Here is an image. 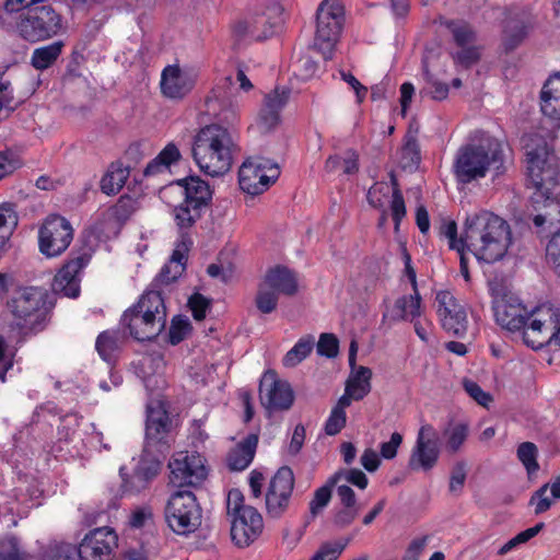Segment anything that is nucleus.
Segmentation results:
<instances>
[{
	"label": "nucleus",
	"mask_w": 560,
	"mask_h": 560,
	"mask_svg": "<svg viewBox=\"0 0 560 560\" xmlns=\"http://www.w3.org/2000/svg\"><path fill=\"white\" fill-rule=\"evenodd\" d=\"M440 234L448 238L451 249L467 248L487 264L502 259L512 241L508 222L487 211L466 219L460 238H457V224L453 220H442Z\"/></svg>",
	"instance_id": "obj_1"
},
{
	"label": "nucleus",
	"mask_w": 560,
	"mask_h": 560,
	"mask_svg": "<svg viewBox=\"0 0 560 560\" xmlns=\"http://www.w3.org/2000/svg\"><path fill=\"white\" fill-rule=\"evenodd\" d=\"M234 142L229 130L220 125H208L195 136L192 158L199 168L214 177L228 173L233 162Z\"/></svg>",
	"instance_id": "obj_2"
},
{
	"label": "nucleus",
	"mask_w": 560,
	"mask_h": 560,
	"mask_svg": "<svg viewBox=\"0 0 560 560\" xmlns=\"http://www.w3.org/2000/svg\"><path fill=\"white\" fill-rule=\"evenodd\" d=\"M503 164V145L493 137H482L478 143H468L458 149L453 171L458 183L469 184L483 178L493 167L499 170Z\"/></svg>",
	"instance_id": "obj_3"
},
{
	"label": "nucleus",
	"mask_w": 560,
	"mask_h": 560,
	"mask_svg": "<svg viewBox=\"0 0 560 560\" xmlns=\"http://www.w3.org/2000/svg\"><path fill=\"white\" fill-rule=\"evenodd\" d=\"M166 317V307L161 292L148 290L136 305L125 311L120 323L136 340L151 341L164 330Z\"/></svg>",
	"instance_id": "obj_4"
},
{
	"label": "nucleus",
	"mask_w": 560,
	"mask_h": 560,
	"mask_svg": "<svg viewBox=\"0 0 560 560\" xmlns=\"http://www.w3.org/2000/svg\"><path fill=\"white\" fill-rule=\"evenodd\" d=\"M9 306L15 318L18 327L25 334H37L45 329L55 306L51 294L42 288H25L10 302Z\"/></svg>",
	"instance_id": "obj_5"
},
{
	"label": "nucleus",
	"mask_w": 560,
	"mask_h": 560,
	"mask_svg": "<svg viewBox=\"0 0 560 560\" xmlns=\"http://www.w3.org/2000/svg\"><path fill=\"white\" fill-rule=\"evenodd\" d=\"M536 148L526 150L527 174L532 186L536 189L533 195L534 203H539L546 195H558L560 186V159L548 151L542 141Z\"/></svg>",
	"instance_id": "obj_6"
},
{
	"label": "nucleus",
	"mask_w": 560,
	"mask_h": 560,
	"mask_svg": "<svg viewBox=\"0 0 560 560\" xmlns=\"http://www.w3.org/2000/svg\"><path fill=\"white\" fill-rule=\"evenodd\" d=\"M296 292L295 273L288 267L278 265L268 269L258 284L255 305L260 313L270 314L277 310L280 294L292 296Z\"/></svg>",
	"instance_id": "obj_7"
},
{
	"label": "nucleus",
	"mask_w": 560,
	"mask_h": 560,
	"mask_svg": "<svg viewBox=\"0 0 560 560\" xmlns=\"http://www.w3.org/2000/svg\"><path fill=\"white\" fill-rule=\"evenodd\" d=\"M343 21V7L340 0H323L316 12L314 47L325 60L332 58Z\"/></svg>",
	"instance_id": "obj_8"
},
{
	"label": "nucleus",
	"mask_w": 560,
	"mask_h": 560,
	"mask_svg": "<svg viewBox=\"0 0 560 560\" xmlns=\"http://www.w3.org/2000/svg\"><path fill=\"white\" fill-rule=\"evenodd\" d=\"M201 508L189 490L177 491L165 506L168 527L178 535L194 533L201 524Z\"/></svg>",
	"instance_id": "obj_9"
},
{
	"label": "nucleus",
	"mask_w": 560,
	"mask_h": 560,
	"mask_svg": "<svg viewBox=\"0 0 560 560\" xmlns=\"http://www.w3.org/2000/svg\"><path fill=\"white\" fill-rule=\"evenodd\" d=\"M20 34L28 42L50 38L61 30V18L49 4L28 8L18 24Z\"/></svg>",
	"instance_id": "obj_10"
},
{
	"label": "nucleus",
	"mask_w": 560,
	"mask_h": 560,
	"mask_svg": "<svg viewBox=\"0 0 560 560\" xmlns=\"http://www.w3.org/2000/svg\"><path fill=\"white\" fill-rule=\"evenodd\" d=\"M73 240L70 222L61 215H49L38 231L39 252L46 257L61 255Z\"/></svg>",
	"instance_id": "obj_11"
},
{
	"label": "nucleus",
	"mask_w": 560,
	"mask_h": 560,
	"mask_svg": "<svg viewBox=\"0 0 560 560\" xmlns=\"http://www.w3.org/2000/svg\"><path fill=\"white\" fill-rule=\"evenodd\" d=\"M269 161L262 159H247L238 170V184L241 189L252 196L266 191L279 174L277 164L268 166Z\"/></svg>",
	"instance_id": "obj_12"
},
{
	"label": "nucleus",
	"mask_w": 560,
	"mask_h": 560,
	"mask_svg": "<svg viewBox=\"0 0 560 560\" xmlns=\"http://www.w3.org/2000/svg\"><path fill=\"white\" fill-rule=\"evenodd\" d=\"M171 419L168 412L160 401L150 402L147 406L145 421V452L158 451L167 453L170 443Z\"/></svg>",
	"instance_id": "obj_13"
},
{
	"label": "nucleus",
	"mask_w": 560,
	"mask_h": 560,
	"mask_svg": "<svg viewBox=\"0 0 560 560\" xmlns=\"http://www.w3.org/2000/svg\"><path fill=\"white\" fill-rule=\"evenodd\" d=\"M259 397L261 405L269 413L287 411L294 402L291 385L287 381L279 380L273 370L264 373L259 383Z\"/></svg>",
	"instance_id": "obj_14"
},
{
	"label": "nucleus",
	"mask_w": 560,
	"mask_h": 560,
	"mask_svg": "<svg viewBox=\"0 0 560 560\" xmlns=\"http://www.w3.org/2000/svg\"><path fill=\"white\" fill-rule=\"evenodd\" d=\"M440 457V436L432 424L420 427L415 447L409 457L408 467L411 470H431Z\"/></svg>",
	"instance_id": "obj_15"
},
{
	"label": "nucleus",
	"mask_w": 560,
	"mask_h": 560,
	"mask_svg": "<svg viewBox=\"0 0 560 560\" xmlns=\"http://www.w3.org/2000/svg\"><path fill=\"white\" fill-rule=\"evenodd\" d=\"M294 489V474L289 466H282L271 478L266 492V510L269 517L279 518L289 508Z\"/></svg>",
	"instance_id": "obj_16"
},
{
	"label": "nucleus",
	"mask_w": 560,
	"mask_h": 560,
	"mask_svg": "<svg viewBox=\"0 0 560 560\" xmlns=\"http://www.w3.org/2000/svg\"><path fill=\"white\" fill-rule=\"evenodd\" d=\"M165 454L158 453V451L145 452V447H143L142 455L132 475L126 474L125 467L119 469L124 487L130 492H140L147 489L160 474Z\"/></svg>",
	"instance_id": "obj_17"
},
{
	"label": "nucleus",
	"mask_w": 560,
	"mask_h": 560,
	"mask_svg": "<svg viewBox=\"0 0 560 560\" xmlns=\"http://www.w3.org/2000/svg\"><path fill=\"white\" fill-rule=\"evenodd\" d=\"M118 546V537L110 527H98L90 530L79 547L77 555L81 560H112Z\"/></svg>",
	"instance_id": "obj_18"
},
{
	"label": "nucleus",
	"mask_w": 560,
	"mask_h": 560,
	"mask_svg": "<svg viewBox=\"0 0 560 560\" xmlns=\"http://www.w3.org/2000/svg\"><path fill=\"white\" fill-rule=\"evenodd\" d=\"M435 300L442 327L455 337L464 338L468 328L464 306L448 291L438 292Z\"/></svg>",
	"instance_id": "obj_19"
},
{
	"label": "nucleus",
	"mask_w": 560,
	"mask_h": 560,
	"mask_svg": "<svg viewBox=\"0 0 560 560\" xmlns=\"http://www.w3.org/2000/svg\"><path fill=\"white\" fill-rule=\"evenodd\" d=\"M171 469L170 480L178 488L185 486L196 487L200 485L207 477V470L202 460L197 455H183L170 462Z\"/></svg>",
	"instance_id": "obj_20"
},
{
	"label": "nucleus",
	"mask_w": 560,
	"mask_h": 560,
	"mask_svg": "<svg viewBox=\"0 0 560 560\" xmlns=\"http://www.w3.org/2000/svg\"><path fill=\"white\" fill-rule=\"evenodd\" d=\"M262 529V516L255 508L245 509L242 514L231 518V538L237 547H248L261 535Z\"/></svg>",
	"instance_id": "obj_21"
},
{
	"label": "nucleus",
	"mask_w": 560,
	"mask_h": 560,
	"mask_svg": "<svg viewBox=\"0 0 560 560\" xmlns=\"http://www.w3.org/2000/svg\"><path fill=\"white\" fill-rule=\"evenodd\" d=\"M90 258L88 253H83L69 259L55 276L52 291L67 298H78L80 294L78 273L88 265Z\"/></svg>",
	"instance_id": "obj_22"
},
{
	"label": "nucleus",
	"mask_w": 560,
	"mask_h": 560,
	"mask_svg": "<svg viewBox=\"0 0 560 560\" xmlns=\"http://www.w3.org/2000/svg\"><path fill=\"white\" fill-rule=\"evenodd\" d=\"M290 97V90L276 88L266 94L262 107L258 114L257 127L261 133L272 131L280 122V112Z\"/></svg>",
	"instance_id": "obj_23"
},
{
	"label": "nucleus",
	"mask_w": 560,
	"mask_h": 560,
	"mask_svg": "<svg viewBox=\"0 0 560 560\" xmlns=\"http://www.w3.org/2000/svg\"><path fill=\"white\" fill-rule=\"evenodd\" d=\"M195 85L191 73L183 71L178 66H167L162 71L161 91L168 98H183Z\"/></svg>",
	"instance_id": "obj_24"
},
{
	"label": "nucleus",
	"mask_w": 560,
	"mask_h": 560,
	"mask_svg": "<svg viewBox=\"0 0 560 560\" xmlns=\"http://www.w3.org/2000/svg\"><path fill=\"white\" fill-rule=\"evenodd\" d=\"M206 210L200 206L190 205L184 200L173 208L172 214L180 237H183L185 249L189 248L192 244L188 234L189 230L201 219Z\"/></svg>",
	"instance_id": "obj_25"
},
{
	"label": "nucleus",
	"mask_w": 560,
	"mask_h": 560,
	"mask_svg": "<svg viewBox=\"0 0 560 560\" xmlns=\"http://www.w3.org/2000/svg\"><path fill=\"white\" fill-rule=\"evenodd\" d=\"M182 188L184 201L190 205L200 206L208 210L212 200V190L207 182L199 176H188L177 179L175 183Z\"/></svg>",
	"instance_id": "obj_26"
},
{
	"label": "nucleus",
	"mask_w": 560,
	"mask_h": 560,
	"mask_svg": "<svg viewBox=\"0 0 560 560\" xmlns=\"http://www.w3.org/2000/svg\"><path fill=\"white\" fill-rule=\"evenodd\" d=\"M493 311L497 323L510 331L524 328L528 319L520 304L510 303L505 298L494 299Z\"/></svg>",
	"instance_id": "obj_27"
},
{
	"label": "nucleus",
	"mask_w": 560,
	"mask_h": 560,
	"mask_svg": "<svg viewBox=\"0 0 560 560\" xmlns=\"http://www.w3.org/2000/svg\"><path fill=\"white\" fill-rule=\"evenodd\" d=\"M540 100L542 114L560 122V73L547 80L540 92Z\"/></svg>",
	"instance_id": "obj_28"
},
{
	"label": "nucleus",
	"mask_w": 560,
	"mask_h": 560,
	"mask_svg": "<svg viewBox=\"0 0 560 560\" xmlns=\"http://www.w3.org/2000/svg\"><path fill=\"white\" fill-rule=\"evenodd\" d=\"M258 436L256 434L247 435L235 448L228 455V466L230 470L241 471L249 466L253 462Z\"/></svg>",
	"instance_id": "obj_29"
},
{
	"label": "nucleus",
	"mask_w": 560,
	"mask_h": 560,
	"mask_svg": "<svg viewBox=\"0 0 560 560\" xmlns=\"http://www.w3.org/2000/svg\"><path fill=\"white\" fill-rule=\"evenodd\" d=\"M408 315L411 316V322L421 315V296L418 290L413 291V294L404 295L397 299L392 312L389 314H383V320H386L387 318L393 322L406 320Z\"/></svg>",
	"instance_id": "obj_30"
},
{
	"label": "nucleus",
	"mask_w": 560,
	"mask_h": 560,
	"mask_svg": "<svg viewBox=\"0 0 560 560\" xmlns=\"http://www.w3.org/2000/svg\"><path fill=\"white\" fill-rule=\"evenodd\" d=\"M542 203L541 212L533 219L537 229L547 225L549 232L560 223V201L558 195H546L538 205Z\"/></svg>",
	"instance_id": "obj_31"
},
{
	"label": "nucleus",
	"mask_w": 560,
	"mask_h": 560,
	"mask_svg": "<svg viewBox=\"0 0 560 560\" xmlns=\"http://www.w3.org/2000/svg\"><path fill=\"white\" fill-rule=\"evenodd\" d=\"M418 128L409 127L401 147L400 163L404 170L416 171L421 162L420 147L418 143Z\"/></svg>",
	"instance_id": "obj_32"
},
{
	"label": "nucleus",
	"mask_w": 560,
	"mask_h": 560,
	"mask_svg": "<svg viewBox=\"0 0 560 560\" xmlns=\"http://www.w3.org/2000/svg\"><path fill=\"white\" fill-rule=\"evenodd\" d=\"M129 175V166H124L120 162L112 163L101 179V190L108 196L118 194Z\"/></svg>",
	"instance_id": "obj_33"
},
{
	"label": "nucleus",
	"mask_w": 560,
	"mask_h": 560,
	"mask_svg": "<svg viewBox=\"0 0 560 560\" xmlns=\"http://www.w3.org/2000/svg\"><path fill=\"white\" fill-rule=\"evenodd\" d=\"M438 22L452 33L454 42L459 47L467 46L476 40L474 28L464 20H450L439 16Z\"/></svg>",
	"instance_id": "obj_34"
},
{
	"label": "nucleus",
	"mask_w": 560,
	"mask_h": 560,
	"mask_svg": "<svg viewBox=\"0 0 560 560\" xmlns=\"http://www.w3.org/2000/svg\"><path fill=\"white\" fill-rule=\"evenodd\" d=\"M65 44L62 40H56L49 45L36 48L31 57V65L36 70H46L51 67L62 52Z\"/></svg>",
	"instance_id": "obj_35"
},
{
	"label": "nucleus",
	"mask_w": 560,
	"mask_h": 560,
	"mask_svg": "<svg viewBox=\"0 0 560 560\" xmlns=\"http://www.w3.org/2000/svg\"><path fill=\"white\" fill-rule=\"evenodd\" d=\"M549 488L551 491L552 499L560 500V475L556 476L551 483L542 485L530 497L529 504H536V515L547 512L552 505V500L546 495V492Z\"/></svg>",
	"instance_id": "obj_36"
},
{
	"label": "nucleus",
	"mask_w": 560,
	"mask_h": 560,
	"mask_svg": "<svg viewBox=\"0 0 560 560\" xmlns=\"http://www.w3.org/2000/svg\"><path fill=\"white\" fill-rule=\"evenodd\" d=\"M282 11L283 9L280 4L271 5L266 13L248 19L250 28H254L256 32L271 31L273 34L275 30L282 23Z\"/></svg>",
	"instance_id": "obj_37"
},
{
	"label": "nucleus",
	"mask_w": 560,
	"mask_h": 560,
	"mask_svg": "<svg viewBox=\"0 0 560 560\" xmlns=\"http://www.w3.org/2000/svg\"><path fill=\"white\" fill-rule=\"evenodd\" d=\"M342 472H335L327 482L318 488L310 502V515L314 520L326 508L331 499L332 488L341 479Z\"/></svg>",
	"instance_id": "obj_38"
},
{
	"label": "nucleus",
	"mask_w": 560,
	"mask_h": 560,
	"mask_svg": "<svg viewBox=\"0 0 560 560\" xmlns=\"http://www.w3.org/2000/svg\"><path fill=\"white\" fill-rule=\"evenodd\" d=\"M372 371L360 366L354 376L347 382L346 392L352 394L354 400L363 399L371 392Z\"/></svg>",
	"instance_id": "obj_39"
},
{
	"label": "nucleus",
	"mask_w": 560,
	"mask_h": 560,
	"mask_svg": "<svg viewBox=\"0 0 560 560\" xmlns=\"http://www.w3.org/2000/svg\"><path fill=\"white\" fill-rule=\"evenodd\" d=\"M527 36V25L524 20L510 19L504 26L505 50H514Z\"/></svg>",
	"instance_id": "obj_40"
},
{
	"label": "nucleus",
	"mask_w": 560,
	"mask_h": 560,
	"mask_svg": "<svg viewBox=\"0 0 560 560\" xmlns=\"http://www.w3.org/2000/svg\"><path fill=\"white\" fill-rule=\"evenodd\" d=\"M315 340L312 335L302 337L283 358V365L293 368L302 362L313 350Z\"/></svg>",
	"instance_id": "obj_41"
},
{
	"label": "nucleus",
	"mask_w": 560,
	"mask_h": 560,
	"mask_svg": "<svg viewBox=\"0 0 560 560\" xmlns=\"http://www.w3.org/2000/svg\"><path fill=\"white\" fill-rule=\"evenodd\" d=\"M206 105L209 110H212L217 114V106L221 108L222 112H231L232 113V100H231V91L224 89V85H215L210 94L206 98ZM218 115H222L223 119H228L229 116L224 113H218Z\"/></svg>",
	"instance_id": "obj_42"
},
{
	"label": "nucleus",
	"mask_w": 560,
	"mask_h": 560,
	"mask_svg": "<svg viewBox=\"0 0 560 560\" xmlns=\"http://www.w3.org/2000/svg\"><path fill=\"white\" fill-rule=\"evenodd\" d=\"M95 348L104 361L114 362L118 350V335L115 331L101 332L96 339Z\"/></svg>",
	"instance_id": "obj_43"
},
{
	"label": "nucleus",
	"mask_w": 560,
	"mask_h": 560,
	"mask_svg": "<svg viewBox=\"0 0 560 560\" xmlns=\"http://www.w3.org/2000/svg\"><path fill=\"white\" fill-rule=\"evenodd\" d=\"M77 557V547L65 542L49 544L40 553V560H75Z\"/></svg>",
	"instance_id": "obj_44"
},
{
	"label": "nucleus",
	"mask_w": 560,
	"mask_h": 560,
	"mask_svg": "<svg viewBox=\"0 0 560 560\" xmlns=\"http://www.w3.org/2000/svg\"><path fill=\"white\" fill-rule=\"evenodd\" d=\"M338 168H342L345 174L351 175L358 172V155L354 152L349 151L347 156L331 155L325 163V170L328 173H332Z\"/></svg>",
	"instance_id": "obj_45"
},
{
	"label": "nucleus",
	"mask_w": 560,
	"mask_h": 560,
	"mask_svg": "<svg viewBox=\"0 0 560 560\" xmlns=\"http://www.w3.org/2000/svg\"><path fill=\"white\" fill-rule=\"evenodd\" d=\"M517 458L530 476L539 470L537 462L538 448L533 442H523L517 447Z\"/></svg>",
	"instance_id": "obj_46"
},
{
	"label": "nucleus",
	"mask_w": 560,
	"mask_h": 560,
	"mask_svg": "<svg viewBox=\"0 0 560 560\" xmlns=\"http://www.w3.org/2000/svg\"><path fill=\"white\" fill-rule=\"evenodd\" d=\"M533 315H537V317H535L529 325V329L534 332H541L542 328L547 329L556 327V324L559 323L558 314L552 310L551 306L537 307L533 312Z\"/></svg>",
	"instance_id": "obj_47"
},
{
	"label": "nucleus",
	"mask_w": 560,
	"mask_h": 560,
	"mask_svg": "<svg viewBox=\"0 0 560 560\" xmlns=\"http://www.w3.org/2000/svg\"><path fill=\"white\" fill-rule=\"evenodd\" d=\"M350 538L336 542H324L310 560H337L350 542Z\"/></svg>",
	"instance_id": "obj_48"
},
{
	"label": "nucleus",
	"mask_w": 560,
	"mask_h": 560,
	"mask_svg": "<svg viewBox=\"0 0 560 560\" xmlns=\"http://www.w3.org/2000/svg\"><path fill=\"white\" fill-rule=\"evenodd\" d=\"M191 330V325L185 316L177 315L172 319L168 331V341L176 346L180 343Z\"/></svg>",
	"instance_id": "obj_49"
},
{
	"label": "nucleus",
	"mask_w": 560,
	"mask_h": 560,
	"mask_svg": "<svg viewBox=\"0 0 560 560\" xmlns=\"http://www.w3.org/2000/svg\"><path fill=\"white\" fill-rule=\"evenodd\" d=\"M444 434L447 436V450L451 453H456L467 439L468 427L465 423H457L450 430H445Z\"/></svg>",
	"instance_id": "obj_50"
},
{
	"label": "nucleus",
	"mask_w": 560,
	"mask_h": 560,
	"mask_svg": "<svg viewBox=\"0 0 560 560\" xmlns=\"http://www.w3.org/2000/svg\"><path fill=\"white\" fill-rule=\"evenodd\" d=\"M423 75L429 85H431L432 98L435 101L445 100L448 95V85L439 81L429 70L427 59L422 60Z\"/></svg>",
	"instance_id": "obj_51"
},
{
	"label": "nucleus",
	"mask_w": 560,
	"mask_h": 560,
	"mask_svg": "<svg viewBox=\"0 0 560 560\" xmlns=\"http://www.w3.org/2000/svg\"><path fill=\"white\" fill-rule=\"evenodd\" d=\"M546 260L560 275V231L553 232L546 245Z\"/></svg>",
	"instance_id": "obj_52"
},
{
	"label": "nucleus",
	"mask_w": 560,
	"mask_h": 560,
	"mask_svg": "<svg viewBox=\"0 0 560 560\" xmlns=\"http://www.w3.org/2000/svg\"><path fill=\"white\" fill-rule=\"evenodd\" d=\"M389 196V186L385 182L375 183L366 195L368 202L375 209H383Z\"/></svg>",
	"instance_id": "obj_53"
},
{
	"label": "nucleus",
	"mask_w": 560,
	"mask_h": 560,
	"mask_svg": "<svg viewBox=\"0 0 560 560\" xmlns=\"http://www.w3.org/2000/svg\"><path fill=\"white\" fill-rule=\"evenodd\" d=\"M317 353L326 358H335L339 351V340L334 334L324 332L316 345Z\"/></svg>",
	"instance_id": "obj_54"
},
{
	"label": "nucleus",
	"mask_w": 560,
	"mask_h": 560,
	"mask_svg": "<svg viewBox=\"0 0 560 560\" xmlns=\"http://www.w3.org/2000/svg\"><path fill=\"white\" fill-rule=\"evenodd\" d=\"M457 52L453 54V59L456 65L466 69L472 67L480 60L479 48L476 46H464Z\"/></svg>",
	"instance_id": "obj_55"
},
{
	"label": "nucleus",
	"mask_w": 560,
	"mask_h": 560,
	"mask_svg": "<svg viewBox=\"0 0 560 560\" xmlns=\"http://www.w3.org/2000/svg\"><path fill=\"white\" fill-rule=\"evenodd\" d=\"M0 560H30V556L21 551L15 537H10L1 545Z\"/></svg>",
	"instance_id": "obj_56"
},
{
	"label": "nucleus",
	"mask_w": 560,
	"mask_h": 560,
	"mask_svg": "<svg viewBox=\"0 0 560 560\" xmlns=\"http://www.w3.org/2000/svg\"><path fill=\"white\" fill-rule=\"evenodd\" d=\"M245 509H254V506L244 504V495L237 489H232L229 491L228 500H226V511L228 515L233 518L243 513Z\"/></svg>",
	"instance_id": "obj_57"
},
{
	"label": "nucleus",
	"mask_w": 560,
	"mask_h": 560,
	"mask_svg": "<svg viewBox=\"0 0 560 560\" xmlns=\"http://www.w3.org/2000/svg\"><path fill=\"white\" fill-rule=\"evenodd\" d=\"M185 270L183 265H172L166 264L163 266L154 282L152 283L154 287H159L161 284H170L175 281Z\"/></svg>",
	"instance_id": "obj_58"
},
{
	"label": "nucleus",
	"mask_w": 560,
	"mask_h": 560,
	"mask_svg": "<svg viewBox=\"0 0 560 560\" xmlns=\"http://www.w3.org/2000/svg\"><path fill=\"white\" fill-rule=\"evenodd\" d=\"M233 32L237 39H242L246 36H249L255 40H264L272 35L271 31L256 32L254 28H250L248 20L237 22L233 28Z\"/></svg>",
	"instance_id": "obj_59"
},
{
	"label": "nucleus",
	"mask_w": 560,
	"mask_h": 560,
	"mask_svg": "<svg viewBox=\"0 0 560 560\" xmlns=\"http://www.w3.org/2000/svg\"><path fill=\"white\" fill-rule=\"evenodd\" d=\"M467 477L466 463L457 462L451 471L450 477V491L452 493H460Z\"/></svg>",
	"instance_id": "obj_60"
},
{
	"label": "nucleus",
	"mask_w": 560,
	"mask_h": 560,
	"mask_svg": "<svg viewBox=\"0 0 560 560\" xmlns=\"http://www.w3.org/2000/svg\"><path fill=\"white\" fill-rule=\"evenodd\" d=\"M390 210L395 223V231L397 232L401 220L406 215V206L400 188H396L392 194Z\"/></svg>",
	"instance_id": "obj_61"
},
{
	"label": "nucleus",
	"mask_w": 560,
	"mask_h": 560,
	"mask_svg": "<svg viewBox=\"0 0 560 560\" xmlns=\"http://www.w3.org/2000/svg\"><path fill=\"white\" fill-rule=\"evenodd\" d=\"M211 302L200 293H194L188 300V306L191 310L196 320L206 318L207 311L210 308Z\"/></svg>",
	"instance_id": "obj_62"
},
{
	"label": "nucleus",
	"mask_w": 560,
	"mask_h": 560,
	"mask_svg": "<svg viewBox=\"0 0 560 560\" xmlns=\"http://www.w3.org/2000/svg\"><path fill=\"white\" fill-rule=\"evenodd\" d=\"M346 411L332 408L330 416L325 423V433L330 436L336 435L346 427Z\"/></svg>",
	"instance_id": "obj_63"
},
{
	"label": "nucleus",
	"mask_w": 560,
	"mask_h": 560,
	"mask_svg": "<svg viewBox=\"0 0 560 560\" xmlns=\"http://www.w3.org/2000/svg\"><path fill=\"white\" fill-rule=\"evenodd\" d=\"M135 211V200L128 196H120L117 203L113 207L114 215L119 221H126Z\"/></svg>",
	"instance_id": "obj_64"
}]
</instances>
